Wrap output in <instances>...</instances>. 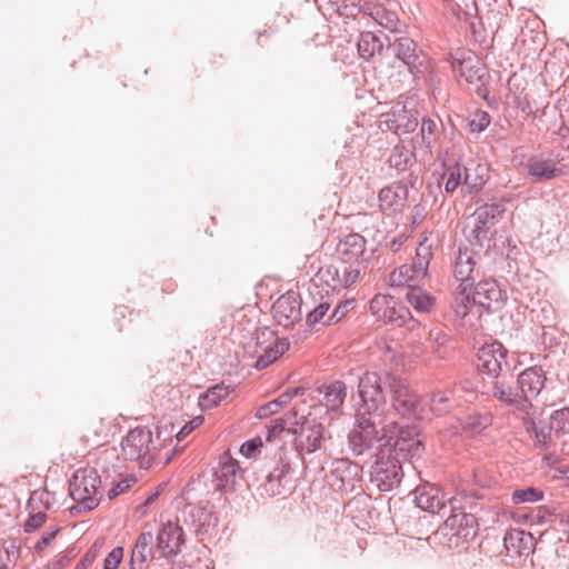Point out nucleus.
<instances>
[{
  "label": "nucleus",
  "mask_w": 569,
  "mask_h": 569,
  "mask_svg": "<svg viewBox=\"0 0 569 569\" xmlns=\"http://www.w3.org/2000/svg\"><path fill=\"white\" fill-rule=\"evenodd\" d=\"M490 124V114L483 110H477L469 119L471 132H481Z\"/></svg>",
  "instance_id": "obj_50"
},
{
  "label": "nucleus",
  "mask_w": 569,
  "mask_h": 569,
  "mask_svg": "<svg viewBox=\"0 0 569 569\" xmlns=\"http://www.w3.org/2000/svg\"><path fill=\"white\" fill-rule=\"evenodd\" d=\"M262 447V441L260 438H256V439H252V440H249V441H246L242 446H241V452L246 456V457H251L259 448Z\"/></svg>",
  "instance_id": "obj_63"
},
{
  "label": "nucleus",
  "mask_w": 569,
  "mask_h": 569,
  "mask_svg": "<svg viewBox=\"0 0 569 569\" xmlns=\"http://www.w3.org/2000/svg\"><path fill=\"white\" fill-rule=\"evenodd\" d=\"M438 130L437 121L430 118H423L421 121V139L425 144L430 147L435 142V133Z\"/></svg>",
  "instance_id": "obj_51"
},
{
  "label": "nucleus",
  "mask_w": 569,
  "mask_h": 569,
  "mask_svg": "<svg viewBox=\"0 0 569 569\" xmlns=\"http://www.w3.org/2000/svg\"><path fill=\"white\" fill-rule=\"evenodd\" d=\"M123 557V548L122 547H116L113 548L109 555L106 557L103 561V568L102 569H117L122 560Z\"/></svg>",
  "instance_id": "obj_55"
},
{
  "label": "nucleus",
  "mask_w": 569,
  "mask_h": 569,
  "mask_svg": "<svg viewBox=\"0 0 569 569\" xmlns=\"http://www.w3.org/2000/svg\"><path fill=\"white\" fill-rule=\"evenodd\" d=\"M452 512L445 521L446 527L450 528L455 536L466 540L473 538L479 527V520L482 517H475L471 513Z\"/></svg>",
  "instance_id": "obj_24"
},
{
  "label": "nucleus",
  "mask_w": 569,
  "mask_h": 569,
  "mask_svg": "<svg viewBox=\"0 0 569 569\" xmlns=\"http://www.w3.org/2000/svg\"><path fill=\"white\" fill-rule=\"evenodd\" d=\"M478 497L472 492H461L457 497L450 499L451 511L461 513H471L475 517H481L483 506L478 501Z\"/></svg>",
  "instance_id": "obj_35"
},
{
  "label": "nucleus",
  "mask_w": 569,
  "mask_h": 569,
  "mask_svg": "<svg viewBox=\"0 0 569 569\" xmlns=\"http://www.w3.org/2000/svg\"><path fill=\"white\" fill-rule=\"evenodd\" d=\"M59 532V529H56V530H52V531H48L46 532L41 539L36 543L34 546V549L40 552L42 551L46 547L49 546V543L51 542V540H53L57 536V533Z\"/></svg>",
  "instance_id": "obj_64"
},
{
  "label": "nucleus",
  "mask_w": 569,
  "mask_h": 569,
  "mask_svg": "<svg viewBox=\"0 0 569 569\" xmlns=\"http://www.w3.org/2000/svg\"><path fill=\"white\" fill-rule=\"evenodd\" d=\"M174 431V425L169 422L164 426H160L157 429V437L154 441H157L158 451L164 445L167 440H171V436Z\"/></svg>",
  "instance_id": "obj_57"
},
{
  "label": "nucleus",
  "mask_w": 569,
  "mask_h": 569,
  "mask_svg": "<svg viewBox=\"0 0 569 569\" xmlns=\"http://www.w3.org/2000/svg\"><path fill=\"white\" fill-rule=\"evenodd\" d=\"M467 425L472 431L479 432L488 426V418L479 415L470 416L467 420Z\"/></svg>",
  "instance_id": "obj_62"
},
{
  "label": "nucleus",
  "mask_w": 569,
  "mask_h": 569,
  "mask_svg": "<svg viewBox=\"0 0 569 569\" xmlns=\"http://www.w3.org/2000/svg\"><path fill=\"white\" fill-rule=\"evenodd\" d=\"M290 343L284 338H274L273 342L264 349V353L268 355L273 361H276L281 355L289 349Z\"/></svg>",
  "instance_id": "obj_52"
},
{
  "label": "nucleus",
  "mask_w": 569,
  "mask_h": 569,
  "mask_svg": "<svg viewBox=\"0 0 569 569\" xmlns=\"http://www.w3.org/2000/svg\"><path fill=\"white\" fill-rule=\"evenodd\" d=\"M487 388L486 393L497 399L502 406L510 407L523 413H529V410L532 408L531 402L522 400L517 386L513 387L503 379H495Z\"/></svg>",
  "instance_id": "obj_15"
},
{
  "label": "nucleus",
  "mask_w": 569,
  "mask_h": 569,
  "mask_svg": "<svg viewBox=\"0 0 569 569\" xmlns=\"http://www.w3.org/2000/svg\"><path fill=\"white\" fill-rule=\"evenodd\" d=\"M342 267L339 264H328L319 269L317 279L326 283L330 289L336 290L342 288Z\"/></svg>",
  "instance_id": "obj_38"
},
{
  "label": "nucleus",
  "mask_w": 569,
  "mask_h": 569,
  "mask_svg": "<svg viewBox=\"0 0 569 569\" xmlns=\"http://www.w3.org/2000/svg\"><path fill=\"white\" fill-rule=\"evenodd\" d=\"M342 267V288H349L352 286L360 276V262L355 261L348 263L347 260L341 261Z\"/></svg>",
  "instance_id": "obj_47"
},
{
  "label": "nucleus",
  "mask_w": 569,
  "mask_h": 569,
  "mask_svg": "<svg viewBox=\"0 0 569 569\" xmlns=\"http://www.w3.org/2000/svg\"><path fill=\"white\" fill-rule=\"evenodd\" d=\"M370 311L378 321L392 327H415L410 310L397 298L389 295H376L370 301Z\"/></svg>",
  "instance_id": "obj_9"
},
{
  "label": "nucleus",
  "mask_w": 569,
  "mask_h": 569,
  "mask_svg": "<svg viewBox=\"0 0 569 569\" xmlns=\"http://www.w3.org/2000/svg\"><path fill=\"white\" fill-rule=\"evenodd\" d=\"M431 250L429 246H426L423 243H420L417 248L416 256L413 258V261L410 266L411 268V277H415V279H421L427 276L428 272V266L431 259Z\"/></svg>",
  "instance_id": "obj_37"
},
{
  "label": "nucleus",
  "mask_w": 569,
  "mask_h": 569,
  "mask_svg": "<svg viewBox=\"0 0 569 569\" xmlns=\"http://www.w3.org/2000/svg\"><path fill=\"white\" fill-rule=\"evenodd\" d=\"M157 548L153 547V535L151 531L141 532L134 543L130 559V569H142V566L149 558H160L156 555Z\"/></svg>",
  "instance_id": "obj_25"
},
{
  "label": "nucleus",
  "mask_w": 569,
  "mask_h": 569,
  "mask_svg": "<svg viewBox=\"0 0 569 569\" xmlns=\"http://www.w3.org/2000/svg\"><path fill=\"white\" fill-rule=\"evenodd\" d=\"M156 541L159 557H176L181 551V547L184 543L183 529L178 523L168 521L159 529Z\"/></svg>",
  "instance_id": "obj_16"
},
{
  "label": "nucleus",
  "mask_w": 569,
  "mask_h": 569,
  "mask_svg": "<svg viewBox=\"0 0 569 569\" xmlns=\"http://www.w3.org/2000/svg\"><path fill=\"white\" fill-rule=\"evenodd\" d=\"M273 319L278 325L288 328L301 318L300 296L290 290L280 296L272 305Z\"/></svg>",
  "instance_id": "obj_14"
},
{
  "label": "nucleus",
  "mask_w": 569,
  "mask_h": 569,
  "mask_svg": "<svg viewBox=\"0 0 569 569\" xmlns=\"http://www.w3.org/2000/svg\"><path fill=\"white\" fill-rule=\"evenodd\" d=\"M276 465L269 470L266 481L261 486L263 492L269 497L278 496L282 492L283 485L282 479L290 471V461L287 457V450L283 446H280L274 455Z\"/></svg>",
  "instance_id": "obj_18"
},
{
  "label": "nucleus",
  "mask_w": 569,
  "mask_h": 569,
  "mask_svg": "<svg viewBox=\"0 0 569 569\" xmlns=\"http://www.w3.org/2000/svg\"><path fill=\"white\" fill-rule=\"evenodd\" d=\"M331 307L329 300L320 301L312 310L307 313L306 325L310 329H315L317 326L327 327L331 323H327L328 311Z\"/></svg>",
  "instance_id": "obj_40"
},
{
  "label": "nucleus",
  "mask_w": 569,
  "mask_h": 569,
  "mask_svg": "<svg viewBox=\"0 0 569 569\" xmlns=\"http://www.w3.org/2000/svg\"><path fill=\"white\" fill-rule=\"evenodd\" d=\"M543 498V491L536 487H527L522 489H516L512 492L511 500L515 505L536 502Z\"/></svg>",
  "instance_id": "obj_46"
},
{
  "label": "nucleus",
  "mask_w": 569,
  "mask_h": 569,
  "mask_svg": "<svg viewBox=\"0 0 569 569\" xmlns=\"http://www.w3.org/2000/svg\"><path fill=\"white\" fill-rule=\"evenodd\" d=\"M318 391L323 396V403L330 411L340 410L347 397V387L339 380L320 386Z\"/></svg>",
  "instance_id": "obj_29"
},
{
  "label": "nucleus",
  "mask_w": 569,
  "mask_h": 569,
  "mask_svg": "<svg viewBox=\"0 0 569 569\" xmlns=\"http://www.w3.org/2000/svg\"><path fill=\"white\" fill-rule=\"evenodd\" d=\"M476 254L467 247H459L453 267V276L460 282L458 287L473 288L479 278V269L476 268Z\"/></svg>",
  "instance_id": "obj_17"
},
{
  "label": "nucleus",
  "mask_w": 569,
  "mask_h": 569,
  "mask_svg": "<svg viewBox=\"0 0 569 569\" xmlns=\"http://www.w3.org/2000/svg\"><path fill=\"white\" fill-rule=\"evenodd\" d=\"M386 389V372H365L358 381L356 415L382 418L387 405Z\"/></svg>",
  "instance_id": "obj_1"
},
{
  "label": "nucleus",
  "mask_w": 569,
  "mask_h": 569,
  "mask_svg": "<svg viewBox=\"0 0 569 569\" xmlns=\"http://www.w3.org/2000/svg\"><path fill=\"white\" fill-rule=\"evenodd\" d=\"M202 422L201 417H197L189 422H187L184 426H182L176 433V437L178 441L183 440L188 435H190L200 423Z\"/></svg>",
  "instance_id": "obj_60"
},
{
  "label": "nucleus",
  "mask_w": 569,
  "mask_h": 569,
  "mask_svg": "<svg viewBox=\"0 0 569 569\" xmlns=\"http://www.w3.org/2000/svg\"><path fill=\"white\" fill-rule=\"evenodd\" d=\"M459 186H461V190L465 192L463 166L456 163L449 169V177L445 183V190L448 193H452Z\"/></svg>",
  "instance_id": "obj_48"
},
{
  "label": "nucleus",
  "mask_w": 569,
  "mask_h": 569,
  "mask_svg": "<svg viewBox=\"0 0 569 569\" xmlns=\"http://www.w3.org/2000/svg\"><path fill=\"white\" fill-rule=\"evenodd\" d=\"M549 426L555 436L560 437L569 433V407L555 410L550 416Z\"/></svg>",
  "instance_id": "obj_42"
},
{
  "label": "nucleus",
  "mask_w": 569,
  "mask_h": 569,
  "mask_svg": "<svg viewBox=\"0 0 569 569\" xmlns=\"http://www.w3.org/2000/svg\"><path fill=\"white\" fill-rule=\"evenodd\" d=\"M517 358L499 341L483 345L477 352V368L493 379L511 375L517 368Z\"/></svg>",
  "instance_id": "obj_6"
},
{
  "label": "nucleus",
  "mask_w": 569,
  "mask_h": 569,
  "mask_svg": "<svg viewBox=\"0 0 569 569\" xmlns=\"http://www.w3.org/2000/svg\"><path fill=\"white\" fill-rule=\"evenodd\" d=\"M416 506L430 513H439L446 509L443 496L435 487H422L417 489L415 497Z\"/></svg>",
  "instance_id": "obj_27"
},
{
  "label": "nucleus",
  "mask_w": 569,
  "mask_h": 569,
  "mask_svg": "<svg viewBox=\"0 0 569 569\" xmlns=\"http://www.w3.org/2000/svg\"><path fill=\"white\" fill-rule=\"evenodd\" d=\"M413 158V153L402 146H396L392 153L389 157V163L397 170H406Z\"/></svg>",
  "instance_id": "obj_45"
},
{
  "label": "nucleus",
  "mask_w": 569,
  "mask_h": 569,
  "mask_svg": "<svg viewBox=\"0 0 569 569\" xmlns=\"http://www.w3.org/2000/svg\"><path fill=\"white\" fill-rule=\"evenodd\" d=\"M471 290L472 289H465L462 287L457 288V295L452 302V309L455 316L459 319H463L469 313V308L475 305L472 302Z\"/></svg>",
  "instance_id": "obj_41"
},
{
  "label": "nucleus",
  "mask_w": 569,
  "mask_h": 569,
  "mask_svg": "<svg viewBox=\"0 0 569 569\" xmlns=\"http://www.w3.org/2000/svg\"><path fill=\"white\" fill-rule=\"evenodd\" d=\"M559 153L542 152L531 156L526 163L527 178L531 183H543L567 174Z\"/></svg>",
  "instance_id": "obj_11"
},
{
  "label": "nucleus",
  "mask_w": 569,
  "mask_h": 569,
  "mask_svg": "<svg viewBox=\"0 0 569 569\" xmlns=\"http://www.w3.org/2000/svg\"><path fill=\"white\" fill-rule=\"evenodd\" d=\"M355 305V300H346L343 302L338 303L332 312L327 318V323H336L339 322L352 308Z\"/></svg>",
  "instance_id": "obj_53"
},
{
  "label": "nucleus",
  "mask_w": 569,
  "mask_h": 569,
  "mask_svg": "<svg viewBox=\"0 0 569 569\" xmlns=\"http://www.w3.org/2000/svg\"><path fill=\"white\" fill-rule=\"evenodd\" d=\"M407 301L418 313L429 315L436 306V298L427 292L425 289L408 283L406 292Z\"/></svg>",
  "instance_id": "obj_31"
},
{
  "label": "nucleus",
  "mask_w": 569,
  "mask_h": 569,
  "mask_svg": "<svg viewBox=\"0 0 569 569\" xmlns=\"http://www.w3.org/2000/svg\"><path fill=\"white\" fill-rule=\"evenodd\" d=\"M408 188L401 182H395L382 188L378 194L379 207L388 214L400 211L407 201Z\"/></svg>",
  "instance_id": "obj_21"
},
{
  "label": "nucleus",
  "mask_w": 569,
  "mask_h": 569,
  "mask_svg": "<svg viewBox=\"0 0 569 569\" xmlns=\"http://www.w3.org/2000/svg\"><path fill=\"white\" fill-rule=\"evenodd\" d=\"M228 396V387L216 385L199 396V406L201 410H209L219 405Z\"/></svg>",
  "instance_id": "obj_39"
},
{
  "label": "nucleus",
  "mask_w": 569,
  "mask_h": 569,
  "mask_svg": "<svg viewBox=\"0 0 569 569\" xmlns=\"http://www.w3.org/2000/svg\"><path fill=\"white\" fill-rule=\"evenodd\" d=\"M303 393H305V389L301 387L289 388L286 391H283L276 399L260 406L257 409L256 417L258 419L268 418V417L277 413L283 406H286L288 402H290L295 397L303 395Z\"/></svg>",
  "instance_id": "obj_30"
},
{
  "label": "nucleus",
  "mask_w": 569,
  "mask_h": 569,
  "mask_svg": "<svg viewBox=\"0 0 569 569\" xmlns=\"http://www.w3.org/2000/svg\"><path fill=\"white\" fill-rule=\"evenodd\" d=\"M419 124L418 118L410 111L401 110L400 112H392L388 118L381 122V128L385 130H392L397 136L413 132Z\"/></svg>",
  "instance_id": "obj_26"
},
{
  "label": "nucleus",
  "mask_w": 569,
  "mask_h": 569,
  "mask_svg": "<svg viewBox=\"0 0 569 569\" xmlns=\"http://www.w3.org/2000/svg\"><path fill=\"white\" fill-rule=\"evenodd\" d=\"M337 250L349 260L359 261L366 250V239L359 233H349L339 241Z\"/></svg>",
  "instance_id": "obj_34"
},
{
  "label": "nucleus",
  "mask_w": 569,
  "mask_h": 569,
  "mask_svg": "<svg viewBox=\"0 0 569 569\" xmlns=\"http://www.w3.org/2000/svg\"><path fill=\"white\" fill-rule=\"evenodd\" d=\"M356 423L348 435L349 448L355 456H361L375 445L381 446L387 439V429L385 426L381 430L378 427L382 423V418L363 416L355 413Z\"/></svg>",
  "instance_id": "obj_5"
},
{
  "label": "nucleus",
  "mask_w": 569,
  "mask_h": 569,
  "mask_svg": "<svg viewBox=\"0 0 569 569\" xmlns=\"http://www.w3.org/2000/svg\"><path fill=\"white\" fill-rule=\"evenodd\" d=\"M410 280H415V277H411L410 266H401L390 274V281L392 286H402L408 283Z\"/></svg>",
  "instance_id": "obj_54"
},
{
  "label": "nucleus",
  "mask_w": 569,
  "mask_h": 569,
  "mask_svg": "<svg viewBox=\"0 0 569 569\" xmlns=\"http://www.w3.org/2000/svg\"><path fill=\"white\" fill-rule=\"evenodd\" d=\"M121 456L128 461H138L141 468L148 469L157 459V441L150 429L138 426L131 429L122 439Z\"/></svg>",
  "instance_id": "obj_4"
},
{
  "label": "nucleus",
  "mask_w": 569,
  "mask_h": 569,
  "mask_svg": "<svg viewBox=\"0 0 569 569\" xmlns=\"http://www.w3.org/2000/svg\"><path fill=\"white\" fill-rule=\"evenodd\" d=\"M377 14L379 16V19L377 21L379 22L380 26H382L386 29H389L392 32L398 31L399 19L395 13L377 12Z\"/></svg>",
  "instance_id": "obj_58"
},
{
  "label": "nucleus",
  "mask_w": 569,
  "mask_h": 569,
  "mask_svg": "<svg viewBox=\"0 0 569 569\" xmlns=\"http://www.w3.org/2000/svg\"><path fill=\"white\" fill-rule=\"evenodd\" d=\"M297 436H300L299 441L296 443L299 455L313 453L321 449L325 439V427L321 422L316 421V419L305 421L298 428Z\"/></svg>",
  "instance_id": "obj_19"
},
{
  "label": "nucleus",
  "mask_w": 569,
  "mask_h": 569,
  "mask_svg": "<svg viewBox=\"0 0 569 569\" xmlns=\"http://www.w3.org/2000/svg\"><path fill=\"white\" fill-rule=\"evenodd\" d=\"M457 406L459 402L451 390L436 391L430 399V411L435 416L447 415Z\"/></svg>",
  "instance_id": "obj_36"
},
{
  "label": "nucleus",
  "mask_w": 569,
  "mask_h": 569,
  "mask_svg": "<svg viewBox=\"0 0 569 569\" xmlns=\"http://www.w3.org/2000/svg\"><path fill=\"white\" fill-rule=\"evenodd\" d=\"M493 234L495 230L475 223V227L468 236V240L472 246L489 249L491 247Z\"/></svg>",
  "instance_id": "obj_44"
},
{
  "label": "nucleus",
  "mask_w": 569,
  "mask_h": 569,
  "mask_svg": "<svg viewBox=\"0 0 569 569\" xmlns=\"http://www.w3.org/2000/svg\"><path fill=\"white\" fill-rule=\"evenodd\" d=\"M489 180V168L486 164L472 163L463 167V187L467 193H477Z\"/></svg>",
  "instance_id": "obj_28"
},
{
  "label": "nucleus",
  "mask_w": 569,
  "mask_h": 569,
  "mask_svg": "<svg viewBox=\"0 0 569 569\" xmlns=\"http://www.w3.org/2000/svg\"><path fill=\"white\" fill-rule=\"evenodd\" d=\"M506 211L503 202H492L480 206L476 209L473 216L476 223L493 230Z\"/></svg>",
  "instance_id": "obj_32"
},
{
  "label": "nucleus",
  "mask_w": 569,
  "mask_h": 569,
  "mask_svg": "<svg viewBox=\"0 0 569 569\" xmlns=\"http://www.w3.org/2000/svg\"><path fill=\"white\" fill-rule=\"evenodd\" d=\"M546 376L541 367L533 366L519 373L517 388L522 400L531 402L545 387Z\"/></svg>",
  "instance_id": "obj_20"
},
{
  "label": "nucleus",
  "mask_w": 569,
  "mask_h": 569,
  "mask_svg": "<svg viewBox=\"0 0 569 569\" xmlns=\"http://www.w3.org/2000/svg\"><path fill=\"white\" fill-rule=\"evenodd\" d=\"M101 547H102V542L97 540L82 557L81 565L83 567L91 565L97 559Z\"/></svg>",
  "instance_id": "obj_61"
},
{
  "label": "nucleus",
  "mask_w": 569,
  "mask_h": 569,
  "mask_svg": "<svg viewBox=\"0 0 569 569\" xmlns=\"http://www.w3.org/2000/svg\"><path fill=\"white\" fill-rule=\"evenodd\" d=\"M526 428L528 431L533 432L536 448L548 450L553 446L552 435H555V432L550 427L546 430L545 428H538L533 421H530L526 423Z\"/></svg>",
  "instance_id": "obj_43"
},
{
  "label": "nucleus",
  "mask_w": 569,
  "mask_h": 569,
  "mask_svg": "<svg viewBox=\"0 0 569 569\" xmlns=\"http://www.w3.org/2000/svg\"><path fill=\"white\" fill-rule=\"evenodd\" d=\"M471 296L472 302L482 307L488 313L499 311L507 300L506 291L492 278L475 282Z\"/></svg>",
  "instance_id": "obj_13"
},
{
  "label": "nucleus",
  "mask_w": 569,
  "mask_h": 569,
  "mask_svg": "<svg viewBox=\"0 0 569 569\" xmlns=\"http://www.w3.org/2000/svg\"><path fill=\"white\" fill-rule=\"evenodd\" d=\"M388 41L386 46V56L393 57L396 66H403L413 76L419 77L422 73L423 53L418 49L417 43L409 37H395L390 39L385 37Z\"/></svg>",
  "instance_id": "obj_10"
},
{
  "label": "nucleus",
  "mask_w": 569,
  "mask_h": 569,
  "mask_svg": "<svg viewBox=\"0 0 569 569\" xmlns=\"http://www.w3.org/2000/svg\"><path fill=\"white\" fill-rule=\"evenodd\" d=\"M387 429V439L381 446L400 456L403 460L419 456L423 449L422 442L417 439L419 433L416 425L400 427L396 422L385 426Z\"/></svg>",
  "instance_id": "obj_8"
},
{
  "label": "nucleus",
  "mask_w": 569,
  "mask_h": 569,
  "mask_svg": "<svg viewBox=\"0 0 569 569\" xmlns=\"http://www.w3.org/2000/svg\"><path fill=\"white\" fill-rule=\"evenodd\" d=\"M280 418L284 420L286 427L291 428H297L298 426L301 427L302 422L309 421L303 415H299L296 409H291Z\"/></svg>",
  "instance_id": "obj_59"
},
{
  "label": "nucleus",
  "mask_w": 569,
  "mask_h": 569,
  "mask_svg": "<svg viewBox=\"0 0 569 569\" xmlns=\"http://www.w3.org/2000/svg\"><path fill=\"white\" fill-rule=\"evenodd\" d=\"M535 538L521 529H511L503 537V547L510 558L528 556L533 549Z\"/></svg>",
  "instance_id": "obj_22"
},
{
  "label": "nucleus",
  "mask_w": 569,
  "mask_h": 569,
  "mask_svg": "<svg viewBox=\"0 0 569 569\" xmlns=\"http://www.w3.org/2000/svg\"><path fill=\"white\" fill-rule=\"evenodd\" d=\"M386 385L393 410L403 418L421 420L426 415V405L421 397L412 390L406 379L387 371Z\"/></svg>",
  "instance_id": "obj_2"
},
{
  "label": "nucleus",
  "mask_w": 569,
  "mask_h": 569,
  "mask_svg": "<svg viewBox=\"0 0 569 569\" xmlns=\"http://www.w3.org/2000/svg\"><path fill=\"white\" fill-rule=\"evenodd\" d=\"M267 442H271L276 437H278L281 432L287 431L288 433L298 435V428L286 427L284 420L279 418L272 419L269 425L266 426Z\"/></svg>",
  "instance_id": "obj_49"
},
{
  "label": "nucleus",
  "mask_w": 569,
  "mask_h": 569,
  "mask_svg": "<svg viewBox=\"0 0 569 569\" xmlns=\"http://www.w3.org/2000/svg\"><path fill=\"white\" fill-rule=\"evenodd\" d=\"M358 51L365 59H370L376 54L386 56L385 41L371 31L362 32L358 40Z\"/></svg>",
  "instance_id": "obj_33"
},
{
  "label": "nucleus",
  "mask_w": 569,
  "mask_h": 569,
  "mask_svg": "<svg viewBox=\"0 0 569 569\" xmlns=\"http://www.w3.org/2000/svg\"><path fill=\"white\" fill-rule=\"evenodd\" d=\"M453 72L465 78L466 81L473 87V91L477 96L486 98L488 90L485 86V68L480 61L471 52H463L461 58H455L451 62Z\"/></svg>",
  "instance_id": "obj_12"
},
{
  "label": "nucleus",
  "mask_w": 569,
  "mask_h": 569,
  "mask_svg": "<svg viewBox=\"0 0 569 569\" xmlns=\"http://www.w3.org/2000/svg\"><path fill=\"white\" fill-rule=\"evenodd\" d=\"M47 519V515L42 511L29 515L24 522V531L32 532L40 528Z\"/></svg>",
  "instance_id": "obj_56"
},
{
  "label": "nucleus",
  "mask_w": 569,
  "mask_h": 569,
  "mask_svg": "<svg viewBox=\"0 0 569 569\" xmlns=\"http://www.w3.org/2000/svg\"><path fill=\"white\" fill-rule=\"evenodd\" d=\"M101 479L98 471L93 468L79 469L69 481V493L76 506L71 511H91L101 499Z\"/></svg>",
  "instance_id": "obj_3"
},
{
  "label": "nucleus",
  "mask_w": 569,
  "mask_h": 569,
  "mask_svg": "<svg viewBox=\"0 0 569 569\" xmlns=\"http://www.w3.org/2000/svg\"><path fill=\"white\" fill-rule=\"evenodd\" d=\"M239 478L238 462L232 458H226V460L219 462V467L214 470V489L221 492L233 491Z\"/></svg>",
  "instance_id": "obj_23"
},
{
  "label": "nucleus",
  "mask_w": 569,
  "mask_h": 569,
  "mask_svg": "<svg viewBox=\"0 0 569 569\" xmlns=\"http://www.w3.org/2000/svg\"><path fill=\"white\" fill-rule=\"evenodd\" d=\"M400 456L382 448L377 453V460L371 467L370 482L380 491H391L400 485L403 477Z\"/></svg>",
  "instance_id": "obj_7"
}]
</instances>
